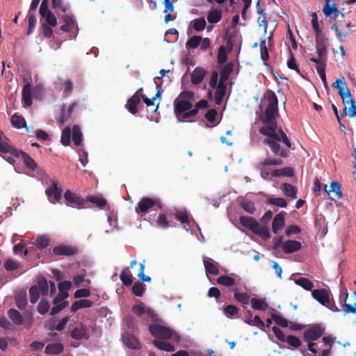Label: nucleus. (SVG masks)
Segmentation results:
<instances>
[{
  "label": "nucleus",
  "instance_id": "7c9ffc66",
  "mask_svg": "<svg viewBox=\"0 0 356 356\" xmlns=\"http://www.w3.org/2000/svg\"><path fill=\"white\" fill-rule=\"evenodd\" d=\"M120 277L122 284L126 286H129L133 283L132 274L129 268H125L122 270Z\"/></svg>",
  "mask_w": 356,
  "mask_h": 356
},
{
  "label": "nucleus",
  "instance_id": "5fc2aeb1",
  "mask_svg": "<svg viewBox=\"0 0 356 356\" xmlns=\"http://www.w3.org/2000/svg\"><path fill=\"white\" fill-rule=\"evenodd\" d=\"M271 317H272V319H273V321L277 325H279L282 327H287L289 326V323H288L287 319H286L283 316L278 315V314H273L271 315Z\"/></svg>",
  "mask_w": 356,
  "mask_h": 356
},
{
  "label": "nucleus",
  "instance_id": "ddd939ff",
  "mask_svg": "<svg viewBox=\"0 0 356 356\" xmlns=\"http://www.w3.org/2000/svg\"><path fill=\"white\" fill-rule=\"evenodd\" d=\"M64 198L67 202V204H71L72 206H81L86 204V200L82 198L80 196H78L74 193H72L70 190H67L64 193Z\"/></svg>",
  "mask_w": 356,
  "mask_h": 356
},
{
  "label": "nucleus",
  "instance_id": "de8ad7c7",
  "mask_svg": "<svg viewBox=\"0 0 356 356\" xmlns=\"http://www.w3.org/2000/svg\"><path fill=\"white\" fill-rule=\"evenodd\" d=\"M266 39L262 40L260 42V56L261 60L264 61V65H267L266 62L269 58L268 50L266 47Z\"/></svg>",
  "mask_w": 356,
  "mask_h": 356
},
{
  "label": "nucleus",
  "instance_id": "c9c22d12",
  "mask_svg": "<svg viewBox=\"0 0 356 356\" xmlns=\"http://www.w3.org/2000/svg\"><path fill=\"white\" fill-rule=\"evenodd\" d=\"M40 15L42 18L45 19L46 24L53 27L57 25L56 17L51 10H48L44 13H42Z\"/></svg>",
  "mask_w": 356,
  "mask_h": 356
},
{
  "label": "nucleus",
  "instance_id": "0e129e2a",
  "mask_svg": "<svg viewBox=\"0 0 356 356\" xmlns=\"http://www.w3.org/2000/svg\"><path fill=\"white\" fill-rule=\"evenodd\" d=\"M239 309L233 305H229L224 309V314L228 317H232L238 313Z\"/></svg>",
  "mask_w": 356,
  "mask_h": 356
},
{
  "label": "nucleus",
  "instance_id": "37998d69",
  "mask_svg": "<svg viewBox=\"0 0 356 356\" xmlns=\"http://www.w3.org/2000/svg\"><path fill=\"white\" fill-rule=\"evenodd\" d=\"M312 16V26L314 29V31L316 34V38L321 37L322 33V30L319 26V24L318 22V15L316 12H313L311 15Z\"/></svg>",
  "mask_w": 356,
  "mask_h": 356
},
{
  "label": "nucleus",
  "instance_id": "2eb2a0df",
  "mask_svg": "<svg viewBox=\"0 0 356 356\" xmlns=\"http://www.w3.org/2000/svg\"><path fill=\"white\" fill-rule=\"evenodd\" d=\"M301 248V243L295 240H287L284 241L282 245V250L286 254L297 252L300 250Z\"/></svg>",
  "mask_w": 356,
  "mask_h": 356
},
{
  "label": "nucleus",
  "instance_id": "4d7b16f0",
  "mask_svg": "<svg viewBox=\"0 0 356 356\" xmlns=\"http://www.w3.org/2000/svg\"><path fill=\"white\" fill-rule=\"evenodd\" d=\"M45 94V90L42 85L36 86L33 90V96L35 99L41 100Z\"/></svg>",
  "mask_w": 356,
  "mask_h": 356
},
{
  "label": "nucleus",
  "instance_id": "20e7f679",
  "mask_svg": "<svg viewBox=\"0 0 356 356\" xmlns=\"http://www.w3.org/2000/svg\"><path fill=\"white\" fill-rule=\"evenodd\" d=\"M241 225L252 231L253 233L264 238H269L270 234L266 227H261L259 222L252 217L242 216L239 218Z\"/></svg>",
  "mask_w": 356,
  "mask_h": 356
},
{
  "label": "nucleus",
  "instance_id": "f257e3e1",
  "mask_svg": "<svg viewBox=\"0 0 356 356\" xmlns=\"http://www.w3.org/2000/svg\"><path fill=\"white\" fill-rule=\"evenodd\" d=\"M268 105L264 112L263 120L264 126L260 129L259 132L267 136L263 143L270 149L272 153L280 158H287L290 151L285 148H281L279 142H282L288 148H291L292 144L283 131L282 129L277 131V122L276 118L278 115V99L275 93L272 90L266 92Z\"/></svg>",
  "mask_w": 356,
  "mask_h": 356
},
{
  "label": "nucleus",
  "instance_id": "f8f14e48",
  "mask_svg": "<svg viewBox=\"0 0 356 356\" xmlns=\"http://www.w3.org/2000/svg\"><path fill=\"white\" fill-rule=\"evenodd\" d=\"M62 189L58 187V183L56 181H53L52 185L46 190V195L50 199L52 196L54 198V201L50 200L51 202L55 204L56 202H59L62 197Z\"/></svg>",
  "mask_w": 356,
  "mask_h": 356
},
{
  "label": "nucleus",
  "instance_id": "9b49d317",
  "mask_svg": "<svg viewBox=\"0 0 356 356\" xmlns=\"http://www.w3.org/2000/svg\"><path fill=\"white\" fill-rule=\"evenodd\" d=\"M124 344L130 349L139 350L141 345L138 339L132 334L124 333L122 336Z\"/></svg>",
  "mask_w": 356,
  "mask_h": 356
},
{
  "label": "nucleus",
  "instance_id": "052dcab7",
  "mask_svg": "<svg viewBox=\"0 0 356 356\" xmlns=\"http://www.w3.org/2000/svg\"><path fill=\"white\" fill-rule=\"evenodd\" d=\"M268 203L282 208H284L287 206L286 201L282 197H270L268 199Z\"/></svg>",
  "mask_w": 356,
  "mask_h": 356
},
{
  "label": "nucleus",
  "instance_id": "a211bd4d",
  "mask_svg": "<svg viewBox=\"0 0 356 356\" xmlns=\"http://www.w3.org/2000/svg\"><path fill=\"white\" fill-rule=\"evenodd\" d=\"M284 214V212H280L274 217L272 222V230L274 234H277L284 227L285 224Z\"/></svg>",
  "mask_w": 356,
  "mask_h": 356
},
{
  "label": "nucleus",
  "instance_id": "f03ea898",
  "mask_svg": "<svg viewBox=\"0 0 356 356\" xmlns=\"http://www.w3.org/2000/svg\"><path fill=\"white\" fill-rule=\"evenodd\" d=\"M195 94L192 91L184 90L175 99L173 102L174 113L179 121H186L192 122L194 120H187L191 118H195L200 110H203L209 106V102L206 99H201L197 102L193 108L192 100H193Z\"/></svg>",
  "mask_w": 356,
  "mask_h": 356
},
{
  "label": "nucleus",
  "instance_id": "b1692460",
  "mask_svg": "<svg viewBox=\"0 0 356 356\" xmlns=\"http://www.w3.org/2000/svg\"><path fill=\"white\" fill-rule=\"evenodd\" d=\"M140 102V99H139L138 95H133L127 100L125 107L129 111V112L133 115H135L138 112L137 106Z\"/></svg>",
  "mask_w": 356,
  "mask_h": 356
},
{
  "label": "nucleus",
  "instance_id": "338daca9",
  "mask_svg": "<svg viewBox=\"0 0 356 356\" xmlns=\"http://www.w3.org/2000/svg\"><path fill=\"white\" fill-rule=\"evenodd\" d=\"M156 222L159 227L164 229L168 228L170 226L169 221L163 213H160L159 215Z\"/></svg>",
  "mask_w": 356,
  "mask_h": 356
},
{
  "label": "nucleus",
  "instance_id": "4468645a",
  "mask_svg": "<svg viewBox=\"0 0 356 356\" xmlns=\"http://www.w3.org/2000/svg\"><path fill=\"white\" fill-rule=\"evenodd\" d=\"M325 192H326L328 195L330 193L332 194L331 196V199L332 200H339L342 197V193L341 191V185L337 181H332L327 188V186L325 185L324 188Z\"/></svg>",
  "mask_w": 356,
  "mask_h": 356
},
{
  "label": "nucleus",
  "instance_id": "a878e982",
  "mask_svg": "<svg viewBox=\"0 0 356 356\" xmlns=\"http://www.w3.org/2000/svg\"><path fill=\"white\" fill-rule=\"evenodd\" d=\"M239 206L247 213L253 214L255 211L254 204L245 198H240L238 202Z\"/></svg>",
  "mask_w": 356,
  "mask_h": 356
},
{
  "label": "nucleus",
  "instance_id": "69168bd1",
  "mask_svg": "<svg viewBox=\"0 0 356 356\" xmlns=\"http://www.w3.org/2000/svg\"><path fill=\"white\" fill-rule=\"evenodd\" d=\"M49 309V304L45 299H42L38 305V312L40 314H45Z\"/></svg>",
  "mask_w": 356,
  "mask_h": 356
},
{
  "label": "nucleus",
  "instance_id": "393cba45",
  "mask_svg": "<svg viewBox=\"0 0 356 356\" xmlns=\"http://www.w3.org/2000/svg\"><path fill=\"white\" fill-rule=\"evenodd\" d=\"M93 304L92 301L87 299L76 300L72 305L71 311L72 312H76L81 308L91 307Z\"/></svg>",
  "mask_w": 356,
  "mask_h": 356
},
{
  "label": "nucleus",
  "instance_id": "4c0bfd02",
  "mask_svg": "<svg viewBox=\"0 0 356 356\" xmlns=\"http://www.w3.org/2000/svg\"><path fill=\"white\" fill-rule=\"evenodd\" d=\"M11 124L14 127L17 129L26 127V122L25 119L22 116L18 115L17 114H14L12 116Z\"/></svg>",
  "mask_w": 356,
  "mask_h": 356
},
{
  "label": "nucleus",
  "instance_id": "0eeeda50",
  "mask_svg": "<svg viewBox=\"0 0 356 356\" xmlns=\"http://www.w3.org/2000/svg\"><path fill=\"white\" fill-rule=\"evenodd\" d=\"M325 327L319 324L312 326L304 332L303 339L305 342H312L319 339L324 333Z\"/></svg>",
  "mask_w": 356,
  "mask_h": 356
},
{
  "label": "nucleus",
  "instance_id": "774afa93",
  "mask_svg": "<svg viewBox=\"0 0 356 356\" xmlns=\"http://www.w3.org/2000/svg\"><path fill=\"white\" fill-rule=\"evenodd\" d=\"M177 220L181 223H188V215L186 211H177L175 213Z\"/></svg>",
  "mask_w": 356,
  "mask_h": 356
},
{
  "label": "nucleus",
  "instance_id": "39448f33",
  "mask_svg": "<svg viewBox=\"0 0 356 356\" xmlns=\"http://www.w3.org/2000/svg\"><path fill=\"white\" fill-rule=\"evenodd\" d=\"M154 207L162 209L163 204L159 198L144 197L138 203L135 211L137 213H146Z\"/></svg>",
  "mask_w": 356,
  "mask_h": 356
},
{
  "label": "nucleus",
  "instance_id": "423d86ee",
  "mask_svg": "<svg viewBox=\"0 0 356 356\" xmlns=\"http://www.w3.org/2000/svg\"><path fill=\"white\" fill-rule=\"evenodd\" d=\"M316 47L318 58H311L309 60L316 65L326 64L327 60V47L323 38H316Z\"/></svg>",
  "mask_w": 356,
  "mask_h": 356
},
{
  "label": "nucleus",
  "instance_id": "49530a36",
  "mask_svg": "<svg viewBox=\"0 0 356 356\" xmlns=\"http://www.w3.org/2000/svg\"><path fill=\"white\" fill-rule=\"evenodd\" d=\"M330 0H325V4L323 8V12L327 17H331L334 13L337 12V7L335 3L330 4Z\"/></svg>",
  "mask_w": 356,
  "mask_h": 356
},
{
  "label": "nucleus",
  "instance_id": "bf43d9fd",
  "mask_svg": "<svg viewBox=\"0 0 356 356\" xmlns=\"http://www.w3.org/2000/svg\"><path fill=\"white\" fill-rule=\"evenodd\" d=\"M325 67H326V64L322 63V64L316 65V71H317L318 74H319L324 86L326 87L327 86V79H326V74H325Z\"/></svg>",
  "mask_w": 356,
  "mask_h": 356
},
{
  "label": "nucleus",
  "instance_id": "c756f323",
  "mask_svg": "<svg viewBox=\"0 0 356 356\" xmlns=\"http://www.w3.org/2000/svg\"><path fill=\"white\" fill-rule=\"evenodd\" d=\"M8 315L12 321L17 325L23 324V318L19 311L15 309H10Z\"/></svg>",
  "mask_w": 356,
  "mask_h": 356
},
{
  "label": "nucleus",
  "instance_id": "79ce46f5",
  "mask_svg": "<svg viewBox=\"0 0 356 356\" xmlns=\"http://www.w3.org/2000/svg\"><path fill=\"white\" fill-rule=\"evenodd\" d=\"M283 192L285 195L292 197L296 198L297 197V189L295 186L290 184L285 183L282 185Z\"/></svg>",
  "mask_w": 356,
  "mask_h": 356
},
{
  "label": "nucleus",
  "instance_id": "6e6552de",
  "mask_svg": "<svg viewBox=\"0 0 356 356\" xmlns=\"http://www.w3.org/2000/svg\"><path fill=\"white\" fill-rule=\"evenodd\" d=\"M79 252L78 248L70 245H60L53 248V254L57 256H74Z\"/></svg>",
  "mask_w": 356,
  "mask_h": 356
},
{
  "label": "nucleus",
  "instance_id": "2f4dec72",
  "mask_svg": "<svg viewBox=\"0 0 356 356\" xmlns=\"http://www.w3.org/2000/svg\"><path fill=\"white\" fill-rule=\"evenodd\" d=\"M82 133L80 127L78 125H74L72 127V138L74 144L76 146H79L82 142Z\"/></svg>",
  "mask_w": 356,
  "mask_h": 356
},
{
  "label": "nucleus",
  "instance_id": "c03bdc74",
  "mask_svg": "<svg viewBox=\"0 0 356 356\" xmlns=\"http://www.w3.org/2000/svg\"><path fill=\"white\" fill-rule=\"evenodd\" d=\"M252 307L254 309L264 311L268 307V304L265 302L263 300L258 299L256 298H252L250 300Z\"/></svg>",
  "mask_w": 356,
  "mask_h": 356
},
{
  "label": "nucleus",
  "instance_id": "603ef678",
  "mask_svg": "<svg viewBox=\"0 0 356 356\" xmlns=\"http://www.w3.org/2000/svg\"><path fill=\"white\" fill-rule=\"evenodd\" d=\"M206 20L204 17H200L193 21V27L196 31H202L206 27Z\"/></svg>",
  "mask_w": 356,
  "mask_h": 356
},
{
  "label": "nucleus",
  "instance_id": "e2e57ef3",
  "mask_svg": "<svg viewBox=\"0 0 356 356\" xmlns=\"http://www.w3.org/2000/svg\"><path fill=\"white\" fill-rule=\"evenodd\" d=\"M227 56L226 49L223 45H221L218 48V51L217 59H218V64H220V65L223 64L227 60Z\"/></svg>",
  "mask_w": 356,
  "mask_h": 356
},
{
  "label": "nucleus",
  "instance_id": "58836bf2",
  "mask_svg": "<svg viewBox=\"0 0 356 356\" xmlns=\"http://www.w3.org/2000/svg\"><path fill=\"white\" fill-rule=\"evenodd\" d=\"M86 202H90L99 208H103L106 206L107 201L100 196H88Z\"/></svg>",
  "mask_w": 356,
  "mask_h": 356
},
{
  "label": "nucleus",
  "instance_id": "6e6d98bb",
  "mask_svg": "<svg viewBox=\"0 0 356 356\" xmlns=\"http://www.w3.org/2000/svg\"><path fill=\"white\" fill-rule=\"evenodd\" d=\"M202 40V38L198 35H195L191 38H190L188 41L186 42V47L187 48H191V49H195L197 48Z\"/></svg>",
  "mask_w": 356,
  "mask_h": 356
},
{
  "label": "nucleus",
  "instance_id": "a18cd8bd",
  "mask_svg": "<svg viewBox=\"0 0 356 356\" xmlns=\"http://www.w3.org/2000/svg\"><path fill=\"white\" fill-rule=\"evenodd\" d=\"M37 286L39 289V291H40L42 296H46L48 295L49 284L46 278H44V277L40 278L38 280Z\"/></svg>",
  "mask_w": 356,
  "mask_h": 356
},
{
  "label": "nucleus",
  "instance_id": "dca6fc26",
  "mask_svg": "<svg viewBox=\"0 0 356 356\" xmlns=\"http://www.w3.org/2000/svg\"><path fill=\"white\" fill-rule=\"evenodd\" d=\"M22 101L24 107L27 108L32 105V89L31 85L28 83L22 88Z\"/></svg>",
  "mask_w": 356,
  "mask_h": 356
},
{
  "label": "nucleus",
  "instance_id": "ea45409f",
  "mask_svg": "<svg viewBox=\"0 0 356 356\" xmlns=\"http://www.w3.org/2000/svg\"><path fill=\"white\" fill-rule=\"evenodd\" d=\"M295 284L307 291H311L314 287L312 282L306 277H300L294 281Z\"/></svg>",
  "mask_w": 356,
  "mask_h": 356
},
{
  "label": "nucleus",
  "instance_id": "3c124183",
  "mask_svg": "<svg viewBox=\"0 0 356 356\" xmlns=\"http://www.w3.org/2000/svg\"><path fill=\"white\" fill-rule=\"evenodd\" d=\"M145 286L141 282H136L132 286L133 293L138 296L142 297L145 293Z\"/></svg>",
  "mask_w": 356,
  "mask_h": 356
},
{
  "label": "nucleus",
  "instance_id": "1a4fd4ad",
  "mask_svg": "<svg viewBox=\"0 0 356 356\" xmlns=\"http://www.w3.org/2000/svg\"><path fill=\"white\" fill-rule=\"evenodd\" d=\"M71 337L74 339L81 341L88 340L90 335L86 326L83 325L82 323H79L72 330Z\"/></svg>",
  "mask_w": 356,
  "mask_h": 356
},
{
  "label": "nucleus",
  "instance_id": "f704fd0d",
  "mask_svg": "<svg viewBox=\"0 0 356 356\" xmlns=\"http://www.w3.org/2000/svg\"><path fill=\"white\" fill-rule=\"evenodd\" d=\"M15 302L17 307L19 309H25L27 305L26 293V292H20L15 295Z\"/></svg>",
  "mask_w": 356,
  "mask_h": 356
},
{
  "label": "nucleus",
  "instance_id": "72a5a7b5",
  "mask_svg": "<svg viewBox=\"0 0 356 356\" xmlns=\"http://www.w3.org/2000/svg\"><path fill=\"white\" fill-rule=\"evenodd\" d=\"M20 154L22 158L23 159L25 165L28 168L32 170H36V168H38L37 163L27 153L21 151Z\"/></svg>",
  "mask_w": 356,
  "mask_h": 356
},
{
  "label": "nucleus",
  "instance_id": "5701e85b",
  "mask_svg": "<svg viewBox=\"0 0 356 356\" xmlns=\"http://www.w3.org/2000/svg\"><path fill=\"white\" fill-rule=\"evenodd\" d=\"M64 346L60 343H53L48 344L46 348L44 353L47 355H59L63 352Z\"/></svg>",
  "mask_w": 356,
  "mask_h": 356
},
{
  "label": "nucleus",
  "instance_id": "9d476101",
  "mask_svg": "<svg viewBox=\"0 0 356 356\" xmlns=\"http://www.w3.org/2000/svg\"><path fill=\"white\" fill-rule=\"evenodd\" d=\"M313 298L322 305L329 307L330 296L328 291L325 289H314L312 292Z\"/></svg>",
  "mask_w": 356,
  "mask_h": 356
},
{
  "label": "nucleus",
  "instance_id": "412c9836",
  "mask_svg": "<svg viewBox=\"0 0 356 356\" xmlns=\"http://www.w3.org/2000/svg\"><path fill=\"white\" fill-rule=\"evenodd\" d=\"M234 298L238 302H240L243 308L246 307L250 301V296L247 293L239 292L238 289L234 288L233 289Z\"/></svg>",
  "mask_w": 356,
  "mask_h": 356
},
{
  "label": "nucleus",
  "instance_id": "c85d7f7f",
  "mask_svg": "<svg viewBox=\"0 0 356 356\" xmlns=\"http://www.w3.org/2000/svg\"><path fill=\"white\" fill-rule=\"evenodd\" d=\"M343 293L346 296L345 300H344V309L343 312L345 314H356V301L353 305H351L350 303L347 302V300L348 298V293L346 290V289H344ZM353 296H356V291L353 292Z\"/></svg>",
  "mask_w": 356,
  "mask_h": 356
},
{
  "label": "nucleus",
  "instance_id": "8fccbe9b",
  "mask_svg": "<svg viewBox=\"0 0 356 356\" xmlns=\"http://www.w3.org/2000/svg\"><path fill=\"white\" fill-rule=\"evenodd\" d=\"M70 137H71V129L68 127H65L61 134V137H60L61 143L65 146L69 145L70 143Z\"/></svg>",
  "mask_w": 356,
  "mask_h": 356
},
{
  "label": "nucleus",
  "instance_id": "e433bc0d",
  "mask_svg": "<svg viewBox=\"0 0 356 356\" xmlns=\"http://www.w3.org/2000/svg\"><path fill=\"white\" fill-rule=\"evenodd\" d=\"M222 19V11L220 10H213L208 13L207 20L211 24H216Z\"/></svg>",
  "mask_w": 356,
  "mask_h": 356
},
{
  "label": "nucleus",
  "instance_id": "13d9d810",
  "mask_svg": "<svg viewBox=\"0 0 356 356\" xmlns=\"http://www.w3.org/2000/svg\"><path fill=\"white\" fill-rule=\"evenodd\" d=\"M0 152L17 155V150L5 141L0 140Z\"/></svg>",
  "mask_w": 356,
  "mask_h": 356
},
{
  "label": "nucleus",
  "instance_id": "864d4df0",
  "mask_svg": "<svg viewBox=\"0 0 356 356\" xmlns=\"http://www.w3.org/2000/svg\"><path fill=\"white\" fill-rule=\"evenodd\" d=\"M30 302L35 303L40 297V291L37 285L32 286L29 289Z\"/></svg>",
  "mask_w": 356,
  "mask_h": 356
},
{
  "label": "nucleus",
  "instance_id": "aec40b11",
  "mask_svg": "<svg viewBox=\"0 0 356 356\" xmlns=\"http://www.w3.org/2000/svg\"><path fill=\"white\" fill-rule=\"evenodd\" d=\"M203 264L204 266L205 270L207 273L217 275L219 274L218 267L217 264L213 260L209 257H204Z\"/></svg>",
  "mask_w": 356,
  "mask_h": 356
},
{
  "label": "nucleus",
  "instance_id": "f3484780",
  "mask_svg": "<svg viewBox=\"0 0 356 356\" xmlns=\"http://www.w3.org/2000/svg\"><path fill=\"white\" fill-rule=\"evenodd\" d=\"M283 161L280 158H266L259 163L258 168L261 170L262 173H265L266 175H268L269 173L268 172H265V168L266 166L281 165Z\"/></svg>",
  "mask_w": 356,
  "mask_h": 356
},
{
  "label": "nucleus",
  "instance_id": "6ab92c4d",
  "mask_svg": "<svg viewBox=\"0 0 356 356\" xmlns=\"http://www.w3.org/2000/svg\"><path fill=\"white\" fill-rule=\"evenodd\" d=\"M205 75L206 71L204 68L201 67H195L191 74V83L195 86L199 85L203 81Z\"/></svg>",
  "mask_w": 356,
  "mask_h": 356
},
{
  "label": "nucleus",
  "instance_id": "4be33fe9",
  "mask_svg": "<svg viewBox=\"0 0 356 356\" xmlns=\"http://www.w3.org/2000/svg\"><path fill=\"white\" fill-rule=\"evenodd\" d=\"M293 168L291 167H284L281 169H275L270 172V175L273 177H293Z\"/></svg>",
  "mask_w": 356,
  "mask_h": 356
},
{
  "label": "nucleus",
  "instance_id": "7ed1b4c3",
  "mask_svg": "<svg viewBox=\"0 0 356 356\" xmlns=\"http://www.w3.org/2000/svg\"><path fill=\"white\" fill-rule=\"evenodd\" d=\"M149 331L155 338L171 340L173 343H179L180 335L169 327L159 324H151L149 325Z\"/></svg>",
  "mask_w": 356,
  "mask_h": 356
},
{
  "label": "nucleus",
  "instance_id": "a19ab883",
  "mask_svg": "<svg viewBox=\"0 0 356 356\" xmlns=\"http://www.w3.org/2000/svg\"><path fill=\"white\" fill-rule=\"evenodd\" d=\"M53 303L54 306L52 307L51 310V315H55L61 310H63L67 305L68 302L67 301L60 302L58 300V297H56L54 298Z\"/></svg>",
  "mask_w": 356,
  "mask_h": 356
},
{
  "label": "nucleus",
  "instance_id": "473e14b6",
  "mask_svg": "<svg viewBox=\"0 0 356 356\" xmlns=\"http://www.w3.org/2000/svg\"><path fill=\"white\" fill-rule=\"evenodd\" d=\"M216 282L226 287H231L235 284V279L229 275H221L216 279Z\"/></svg>",
  "mask_w": 356,
  "mask_h": 356
},
{
  "label": "nucleus",
  "instance_id": "cd10ccee",
  "mask_svg": "<svg viewBox=\"0 0 356 356\" xmlns=\"http://www.w3.org/2000/svg\"><path fill=\"white\" fill-rule=\"evenodd\" d=\"M234 65L232 63H227L220 72V81L218 83H225L229 77L230 74L233 70Z\"/></svg>",
  "mask_w": 356,
  "mask_h": 356
},
{
  "label": "nucleus",
  "instance_id": "680f3d73",
  "mask_svg": "<svg viewBox=\"0 0 356 356\" xmlns=\"http://www.w3.org/2000/svg\"><path fill=\"white\" fill-rule=\"evenodd\" d=\"M287 67L289 69L293 70L298 73H300V70L297 64L296 60L291 50L289 51V58L287 60Z\"/></svg>",
  "mask_w": 356,
  "mask_h": 356
},
{
  "label": "nucleus",
  "instance_id": "bb28decb",
  "mask_svg": "<svg viewBox=\"0 0 356 356\" xmlns=\"http://www.w3.org/2000/svg\"><path fill=\"white\" fill-rule=\"evenodd\" d=\"M153 344L158 349L166 351V352H174L175 350V347L169 342L160 341V340H154Z\"/></svg>",
  "mask_w": 356,
  "mask_h": 356
},
{
  "label": "nucleus",
  "instance_id": "09e8293b",
  "mask_svg": "<svg viewBox=\"0 0 356 356\" xmlns=\"http://www.w3.org/2000/svg\"><path fill=\"white\" fill-rule=\"evenodd\" d=\"M339 95H340L343 104H350V101H354V99L351 97V93L348 87L345 89L340 88Z\"/></svg>",
  "mask_w": 356,
  "mask_h": 356
}]
</instances>
